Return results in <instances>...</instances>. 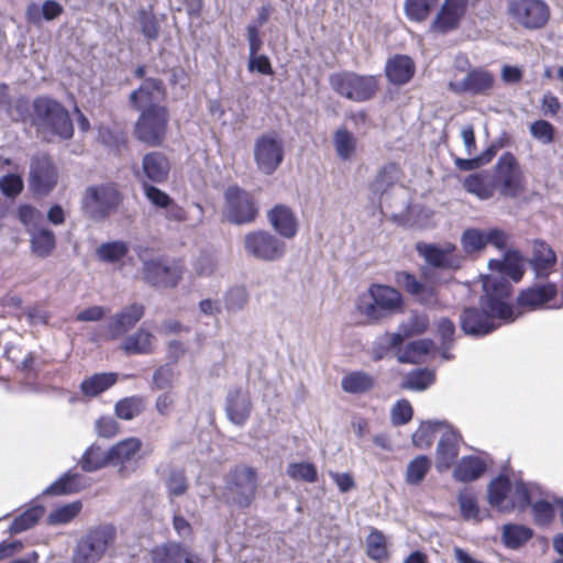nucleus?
Wrapping results in <instances>:
<instances>
[{
	"label": "nucleus",
	"instance_id": "f03ea898",
	"mask_svg": "<svg viewBox=\"0 0 563 563\" xmlns=\"http://www.w3.org/2000/svg\"><path fill=\"white\" fill-rule=\"evenodd\" d=\"M33 122L37 131L48 141L49 135L69 140L74 125L68 111L58 101L48 97H37L33 101Z\"/></svg>",
	"mask_w": 563,
	"mask_h": 563
},
{
	"label": "nucleus",
	"instance_id": "9d476101",
	"mask_svg": "<svg viewBox=\"0 0 563 563\" xmlns=\"http://www.w3.org/2000/svg\"><path fill=\"white\" fill-rule=\"evenodd\" d=\"M115 539V530H88L73 550L71 563H98Z\"/></svg>",
	"mask_w": 563,
	"mask_h": 563
},
{
	"label": "nucleus",
	"instance_id": "20e7f679",
	"mask_svg": "<svg viewBox=\"0 0 563 563\" xmlns=\"http://www.w3.org/2000/svg\"><path fill=\"white\" fill-rule=\"evenodd\" d=\"M123 201V195L113 183L92 185L85 189L81 210L88 219L101 222L114 213Z\"/></svg>",
	"mask_w": 563,
	"mask_h": 563
},
{
	"label": "nucleus",
	"instance_id": "4be33fe9",
	"mask_svg": "<svg viewBox=\"0 0 563 563\" xmlns=\"http://www.w3.org/2000/svg\"><path fill=\"white\" fill-rule=\"evenodd\" d=\"M224 410L230 422L239 428L244 427L252 411L249 391L241 387L231 388L225 398Z\"/></svg>",
	"mask_w": 563,
	"mask_h": 563
},
{
	"label": "nucleus",
	"instance_id": "412c9836",
	"mask_svg": "<svg viewBox=\"0 0 563 563\" xmlns=\"http://www.w3.org/2000/svg\"><path fill=\"white\" fill-rule=\"evenodd\" d=\"M145 308L141 303H131L110 317L107 323V336L118 340L124 336L143 318Z\"/></svg>",
	"mask_w": 563,
	"mask_h": 563
},
{
	"label": "nucleus",
	"instance_id": "39448f33",
	"mask_svg": "<svg viewBox=\"0 0 563 563\" xmlns=\"http://www.w3.org/2000/svg\"><path fill=\"white\" fill-rule=\"evenodd\" d=\"M257 476L253 467L238 465L229 472L223 490L224 500L238 508H247L255 499Z\"/></svg>",
	"mask_w": 563,
	"mask_h": 563
},
{
	"label": "nucleus",
	"instance_id": "7c9ffc66",
	"mask_svg": "<svg viewBox=\"0 0 563 563\" xmlns=\"http://www.w3.org/2000/svg\"><path fill=\"white\" fill-rule=\"evenodd\" d=\"M556 295V288L553 284L547 283L534 285L522 290L517 299L519 307H526L530 310L539 308L549 302Z\"/></svg>",
	"mask_w": 563,
	"mask_h": 563
},
{
	"label": "nucleus",
	"instance_id": "bb28decb",
	"mask_svg": "<svg viewBox=\"0 0 563 563\" xmlns=\"http://www.w3.org/2000/svg\"><path fill=\"white\" fill-rule=\"evenodd\" d=\"M267 220L273 229L285 239H292L298 231L297 218L286 205H276L267 212Z\"/></svg>",
	"mask_w": 563,
	"mask_h": 563
},
{
	"label": "nucleus",
	"instance_id": "c756f323",
	"mask_svg": "<svg viewBox=\"0 0 563 563\" xmlns=\"http://www.w3.org/2000/svg\"><path fill=\"white\" fill-rule=\"evenodd\" d=\"M459 455V434L446 429L437 446V468L439 471L448 470L452 466Z\"/></svg>",
	"mask_w": 563,
	"mask_h": 563
},
{
	"label": "nucleus",
	"instance_id": "a211bd4d",
	"mask_svg": "<svg viewBox=\"0 0 563 563\" xmlns=\"http://www.w3.org/2000/svg\"><path fill=\"white\" fill-rule=\"evenodd\" d=\"M468 8V0H444L430 24V30L448 34L456 30Z\"/></svg>",
	"mask_w": 563,
	"mask_h": 563
},
{
	"label": "nucleus",
	"instance_id": "603ef678",
	"mask_svg": "<svg viewBox=\"0 0 563 563\" xmlns=\"http://www.w3.org/2000/svg\"><path fill=\"white\" fill-rule=\"evenodd\" d=\"M249 301V292L243 286L230 288L223 297L224 307L228 312L235 313L244 309Z\"/></svg>",
	"mask_w": 563,
	"mask_h": 563
},
{
	"label": "nucleus",
	"instance_id": "49530a36",
	"mask_svg": "<svg viewBox=\"0 0 563 563\" xmlns=\"http://www.w3.org/2000/svg\"><path fill=\"white\" fill-rule=\"evenodd\" d=\"M431 460L427 455H418L411 460L406 468L405 481L410 486H417L422 483L426 475L431 470Z\"/></svg>",
	"mask_w": 563,
	"mask_h": 563
},
{
	"label": "nucleus",
	"instance_id": "09e8293b",
	"mask_svg": "<svg viewBox=\"0 0 563 563\" xmlns=\"http://www.w3.org/2000/svg\"><path fill=\"white\" fill-rule=\"evenodd\" d=\"M434 382V374L427 368H418L409 372L402 383L404 389L422 391L430 387Z\"/></svg>",
	"mask_w": 563,
	"mask_h": 563
},
{
	"label": "nucleus",
	"instance_id": "c03bdc74",
	"mask_svg": "<svg viewBox=\"0 0 563 563\" xmlns=\"http://www.w3.org/2000/svg\"><path fill=\"white\" fill-rule=\"evenodd\" d=\"M465 190L475 195L481 200H487L494 196L495 188L489 183L488 176L482 173L468 175L463 184Z\"/></svg>",
	"mask_w": 563,
	"mask_h": 563
},
{
	"label": "nucleus",
	"instance_id": "bf43d9fd",
	"mask_svg": "<svg viewBox=\"0 0 563 563\" xmlns=\"http://www.w3.org/2000/svg\"><path fill=\"white\" fill-rule=\"evenodd\" d=\"M45 508L41 505H35L25 510L20 516L15 517L8 528H32L44 516Z\"/></svg>",
	"mask_w": 563,
	"mask_h": 563
},
{
	"label": "nucleus",
	"instance_id": "4468645a",
	"mask_svg": "<svg viewBox=\"0 0 563 563\" xmlns=\"http://www.w3.org/2000/svg\"><path fill=\"white\" fill-rule=\"evenodd\" d=\"M510 16L529 30L543 27L550 18V9L542 0H515L508 5Z\"/></svg>",
	"mask_w": 563,
	"mask_h": 563
},
{
	"label": "nucleus",
	"instance_id": "6ab92c4d",
	"mask_svg": "<svg viewBox=\"0 0 563 563\" xmlns=\"http://www.w3.org/2000/svg\"><path fill=\"white\" fill-rule=\"evenodd\" d=\"M495 84L494 75L481 67L468 70L462 80L451 81L449 87L455 93L487 96Z\"/></svg>",
	"mask_w": 563,
	"mask_h": 563
},
{
	"label": "nucleus",
	"instance_id": "37998d69",
	"mask_svg": "<svg viewBox=\"0 0 563 563\" xmlns=\"http://www.w3.org/2000/svg\"><path fill=\"white\" fill-rule=\"evenodd\" d=\"M144 409L145 399L142 396L134 395L117 401L114 413L119 419L129 421L140 416Z\"/></svg>",
	"mask_w": 563,
	"mask_h": 563
},
{
	"label": "nucleus",
	"instance_id": "f8f14e48",
	"mask_svg": "<svg viewBox=\"0 0 563 563\" xmlns=\"http://www.w3.org/2000/svg\"><path fill=\"white\" fill-rule=\"evenodd\" d=\"M245 253L263 262H276L284 257L286 244L265 230L251 231L244 236Z\"/></svg>",
	"mask_w": 563,
	"mask_h": 563
},
{
	"label": "nucleus",
	"instance_id": "0e129e2a",
	"mask_svg": "<svg viewBox=\"0 0 563 563\" xmlns=\"http://www.w3.org/2000/svg\"><path fill=\"white\" fill-rule=\"evenodd\" d=\"M142 188L146 199L156 208L164 209L172 202V197L154 184L142 181Z\"/></svg>",
	"mask_w": 563,
	"mask_h": 563
},
{
	"label": "nucleus",
	"instance_id": "ea45409f",
	"mask_svg": "<svg viewBox=\"0 0 563 563\" xmlns=\"http://www.w3.org/2000/svg\"><path fill=\"white\" fill-rule=\"evenodd\" d=\"M118 375L114 373H99L90 376L80 384V389L88 397H96L109 389L117 383Z\"/></svg>",
	"mask_w": 563,
	"mask_h": 563
},
{
	"label": "nucleus",
	"instance_id": "393cba45",
	"mask_svg": "<svg viewBox=\"0 0 563 563\" xmlns=\"http://www.w3.org/2000/svg\"><path fill=\"white\" fill-rule=\"evenodd\" d=\"M153 563H199L200 558L190 553L179 542H166L151 551Z\"/></svg>",
	"mask_w": 563,
	"mask_h": 563
},
{
	"label": "nucleus",
	"instance_id": "3c124183",
	"mask_svg": "<svg viewBox=\"0 0 563 563\" xmlns=\"http://www.w3.org/2000/svg\"><path fill=\"white\" fill-rule=\"evenodd\" d=\"M82 508L81 501H73L54 509L47 517V525H67L78 516Z\"/></svg>",
	"mask_w": 563,
	"mask_h": 563
},
{
	"label": "nucleus",
	"instance_id": "f257e3e1",
	"mask_svg": "<svg viewBox=\"0 0 563 563\" xmlns=\"http://www.w3.org/2000/svg\"><path fill=\"white\" fill-rule=\"evenodd\" d=\"M512 286L504 277H485L484 295L479 298L481 308L467 307L460 314L462 331L471 336H484L494 332L499 323L514 322L517 318L512 307L507 302Z\"/></svg>",
	"mask_w": 563,
	"mask_h": 563
},
{
	"label": "nucleus",
	"instance_id": "864d4df0",
	"mask_svg": "<svg viewBox=\"0 0 563 563\" xmlns=\"http://www.w3.org/2000/svg\"><path fill=\"white\" fill-rule=\"evenodd\" d=\"M129 252V246L123 241L102 243L97 249L99 258L103 262L113 263L123 258Z\"/></svg>",
	"mask_w": 563,
	"mask_h": 563
},
{
	"label": "nucleus",
	"instance_id": "aec40b11",
	"mask_svg": "<svg viewBox=\"0 0 563 563\" xmlns=\"http://www.w3.org/2000/svg\"><path fill=\"white\" fill-rule=\"evenodd\" d=\"M170 164L167 156L157 151L145 154L141 168H134L135 177L142 183L163 184L168 179Z\"/></svg>",
	"mask_w": 563,
	"mask_h": 563
},
{
	"label": "nucleus",
	"instance_id": "052dcab7",
	"mask_svg": "<svg viewBox=\"0 0 563 563\" xmlns=\"http://www.w3.org/2000/svg\"><path fill=\"white\" fill-rule=\"evenodd\" d=\"M461 243L466 253L478 252L486 246L485 231L481 229H467L463 232Z\"/></svg>",
	"mask_w": 563,
	"mask_h": 563
},
{
	"label": "nucleus",
	"instance_id": "423d86ee",
	"mask_svg": "<svg viewBox=\"0 0 563 563\" xmlns=\"http://www.w3.org/2000/svg\"><path fill=\"white\" fill-rule=\"evenodd\" d=\"M329 81L336 93L354 102L368 101L378 90V80L372 75L341 71L332 74Z\"/></svg>",
	"mask_w": 563,
	"mask_h": 563
},
{
	"label": "nucleus",
	"instance_id": "69168bd1",
	"mask_svg": "<svg viewBox=\"0 0 563 563\" xmlns=\"http://www.w3.org/2000/svg\"><path fill=\"white\" fill-rule=\"evenodd\" d=\"M503 542L511 550H517L527 543L533 536V530H501Z\"/></svg>",
	"mask_w": 563,
	"mask_h": 563
},
{
	"label": "nucleus",
	"instance_id": "6e6d98bb",
	"mask_svg": "<svg viewBox=\"0 0 563 563\" xmlns=\"http://www.w3.org/2000/svg\"><path fill=\"white\" fill-rule=\"evenodd\" d=\"M511 492L510 479L506 476H498L488 486V501L492 506H500Z\"/></svg>",
	"mask_w": 563,
	"mask_h": 563
},
{
	"label": "nucleus",
	"instance_id": "8fccbe9b",
	"mask_svg": "<svg viewBox=\"0 0 563 563\" xmlns=\"http://www.w3.org/2000/svg\"><path fill=\"white\" fill-rule=\"evenodd\" d=\"M333 144L338 156L342 161H349L355 152L356 139L353 133L342 128L335 131Z\"/></svg>",
	"mask_w": 563,
	"mask_h": 563
},
{
	"label": "nucleus",
	"instance_id": "5701e85b",
	"mask_svg": "<svg viewBox=\"0 0 563 563\" xmlns=\"http://www.w3.org/2000/svg\"><path fill=\"white\" fill-rule=\"evenodd\" d=\"M141 449L142 441L139 438L131 437L119 441L110 448L111 466H118L119 474L123 477L128 476L134 471L130 464L136 461Z\"/></svg>",
	"mask_w": 563,
	"mask_h": 563
},
{
	"label": "nucleus",
	"instance_id": "58836bf2",
	"mask_svg": "<svg viewBox=\"0 0 563 563\" xmlns=\"http://www.w3.org/2000/svg\"><path fill=\"white\" fill-rule=\"evenodd\" d=\"M109 465L111 466L110 449L102 450L96 444L86 450L80 461V466L85 472H95Z\"/></svg>",
	"mask_w": 563,
	"mask_h": 563
},
{
	"label": "nucleus",
	"instance_id": "680f3d73",
	"mask_svg": "<svg viewBox=\"0 0 563 563\" xmlns=\"http://www.w3.org/2000/svg\"><path fill=\"white\" fill-rule=\"evenodd\" d=\"M529 130L532 137L543 145L551 144L554 141L555 129L553 124L547 120H537L532 122Z\"/></svg>",
	"mask_w": 563,
	"mask_h": 563
},
{
	"label": "nucleus",
	"instance_id": "2eb2a0df",
	"mask_svg": "<svg viewBox=\"0 0 563 563\" xmlns=\"http://www.w3.org/2000/svg\"><path fill=\"white\" fill-rule=\"evenodd\" d=\"M416 251L433 268L454 272L461 267L462 257L457 254L456 245L453 243L419 242L416 244Z\"/></svg>",
	"mask_w": 563,
	"mask_h": 563
},
{
	"label": "nucleus",
	"instance_id": "f3484780",
	"mask_svg": "<svg viewBox=\"0 0 563 563\" xmlns=\"http://www.w3.org/2000/svg\"><path fill=\"white\" fill-rule=\"evenodd\" d=\"M183 268L175 262L152 260L143 264L144 279L156 287L173 288L180 280Z\"/></svg>",
	"mask_w": 563,
	"mask_h": 563
},
{
	"label": "nucleus",
	"instance_id": "b1692460",
	"mask_svg": "<svg viewBox=\"0 0 563 563\" xmlns=\"http://www.w3.org/2000/svg\"><path fill=\"white\" fill-rule=\"evenodd\" d=\"M165 95L164 84L157 78H145L143 84L130 95V103L136 110L157 106Z\"/></svg>",
	"mask_w": 563,
	"mask_h": 563
},
{
	"label": "nucleus",
	"instance_id": "13d9d810",
	"mask_svg": "<svg viewBox=\"0 0 563 563\" xmlns=\"http://www.w3.org/2000/svg\"><path fill=\"white\" fill-rule=\"evenodd\" d=\"M444 424L441 421L422 422L419 429L412 434V443L419 449H427L432 444L434 432L438 427Z\"/></svg>",
	"mask_w": 563,
	"mask_h": 563
},
{
	"label": "nucleus",
	"instance_id": "e433bc0d",
	"mask_svg": "<svg viewBox=\"0 0 563 563\" xmlns=\"http://www.w3.org/2000/svg\"><path fill=\"white\" fill-rule=\"evenodd\" d=\"M375 378L363 371H354L342 377V389L352 395L365 394L374 387Z\"/></svg>",
	"mask_w": 563,
	"mask_h": 563
},
{
	"label": "nucleus",
	"instance_id": "a878e982",
	"mask_svg": "<svg viewBox=\"0 0 563 563\" xmlns=\"http://www.w3.org/2000/svg\"><path fill=\"white\" fill-rule=\"evenodd\" d=\"M416 73V65L408 55L396 54L387 59L385 75L388 81L395 86L406 85Z\"/></svg>",
	"mask_w": 563,
	"mask_h": 563
},
{
	"label": "nucleus",
	"instance_id": "e2e57ef3",
	"mask_svg": "<svg viewBox=\"0 0 563 563\" xmlns=\"http://www.w3.org/2000/svg\"><path fill=\"white\" fill-rule=\"evenodd\" d=\"M77 474H65L43 490V495H66L75 490L74 483Z\"/></svg>",
	"mask_w": 563,
	"mask_h": 563
},
{
	"label": "nucleus",
	"instance_id": "2f4dec72",
	"mask_svg": "<svg viewBox=\"0 0 563 563\" xmlns=\"http://www.w3.org/2000/svg\"><path fill=\"white\" fill-rule=\"evenodd\" d=\"M556 262L554 251L544 242L536 241L530 265L538 278H545L552 272Z\"/></svg>",
	"mask_w": 563,
	"mask_h": 563
},
{
	"label": "nucleus",
	"instance_id": "c9c22d12",
	"mask_svg": "<svg viewBox=\"0 0 563 563\" xmlns=\"http://www.w3.org/2000/svg\"><path fill=\"white\" fill-rule=\"evenodd\" d=\"M434 342L430 339H420L399 345L396 351V358L399 363H418L420 358L432 351Z\"/></svg>",
	"mask_w": 563,
	"mask_h": 563
},
{
	"label": "nucleus",
	"instance_id": "4c0bfd02",
	"mask_svg": "<svg viewBox=\"0 0 563 563\" xmlns=\"http://www.w3.org/2000/svg\"><path fill=\"white\" fill-rule=\"evenodd\" d=\"M404 335L400 332L389 333L386 332L378 335L372 344L371 356L374 361L383 360L388 353L394 350L395 352L402 345Z\"/></svg>",
	"mask_w": 563,
	"mask_h": 563
},
{
	"label": "nucleus",
	"instance_id": "dca6fc26",
	"mask_svg": "<svg viewBox=\"0 0 563 563\" xmlns=\"http://www.w3.org/2000/svg\"><path fill=\"white\" fill-rule=\"evenodd\" d=\"M496 183L499 185L500 195L507 198H516L523 190L520 166L509 152L504 153L497 162Z\"/></svg>",
	"mask_w": 563,
	"mask_h": 563
},
{
	"label": "nucleus",
	"instance_id": "6e6552de",
	"mask_svg": "<svg viewBox=\"0 0 563 563\" xmlns=\"http://www.w3.org/2000/svg\"><path fill=\"white\" fill-rule=\"evenodd\" d=\"M537 494H539V488L536 485L517 481L512 489V503L519 509H525L530 506L531 515L537 525H550L555 517V496L550 500L547 498H537Z\"/></svg>",
	"mask_w": 563,
	"mask_h": 563
},
{
	"label": "nucleus",
	"instance_id": "1a4fd4ad",
	"mask_svg": "<svg viewBox=\"0 0 563 563\" xmlns=\"http://www.w3.org/2000/svg\"><path fill=\"white\" fill-rule=\"evenodd\" d=\"M59 178L58 167L46 153H36L31 157L29 167V189L37 197L48 196Z\"/></svg>",
	"mask_w": 563,
	"mask_h": 563
},
{
	"label": "nucleus",
	"instance_id": "a18cd8bd",
	"mask_svg": "<svg viewBox=\"0 0 563 563\" xmlns=\"http://www.w3.org/2000/svg\"><path fill=\"white\" fill-rule=\"evenodd\" d=\"M439 0H405L404 11L409 21L424 22Z\"/></svg>",
	"mask_w": 563,
	"mask_h": 563
},
{
	"label": "nucleus",
	"instance_id": "79ce46f5",
	"mask_svg": "<svg viewBox=\"0 0 563 563\" xmlns=\"http://www.w3.org/2000/svg\"><path fill=\"white\" fill-rule=\"evenodd\" d=\"M399 174V168L395 163L383 166L371 185L373 194L379 196L386 194L398 181Z\"/></svg>",
	"mask_w": 563,
	"mask_h": 563
},
{
	"label": "nucleus",
	"instance_id": "774afa93",
	"mask_svg": "<svg viewBox=\"0 0 563 563\" xmlns=\"http://www.w3.org/2000/svg\"><path fill=\"white\" fill-rule=\"evenodd\" d=\"M0 190L8 198L16 197L23 190V179L18 174H8L0 178Z\"/></svg>",
	"mask_w": 563,
	"mask_h": 563
},
{
	"label": "nucleus",
	"instance_id": "72a5a7b5",
	"mask_svg": "<svg viewBox=\"0 0 563 563\" xmlns=\"http://www.w3.org/2000/svg\"><path fill=\"white\" fill-rule=\"evenodd\" d=\"M396 282L398 286L402 287L407 292L419 298L426 303H431L435 300L434 291L431 287L419 282L415 275L408 272H399L396 274Z\"/></svg>",
	"mask_w": 563,
	"mask_h": 563
},
{
	"label": "nucleus",
	"instance_id": "338daca9",
	"mask_svg": "<svg viewBox=\"0 0 563 563\" xmlns=\"http://www.w3.org/2000/svg\"><path fill=\"white\" fill-rule=\"evenodd\" d=\"M175 372L169 364L159 366L153 374V388L170 389L174 386Z\"/></svg>",
	"mask_w": 563,
	"mask_h": 563
},
{
	"label": "nucleus",
	"instance_id": "0eeeda50",
	"mask_svg": "<svg viewBox=\"0 0 563 563\" xmlns=\"http://www.w3.org/2000/svg\"><path fill=\"white\" fill-rule=\"evenodd\" d=\"M223 198V217L230 223L243 225L256 220L258 203L252 192L233 185L225 189Z\"/></svg>",
	"mask_w": 563,
	"mask_h": 563
},
{
	"label": "nucleus",
	"instance_id": "7ed1b4c3",
	"mask_svg": "<svg viewBox=\"0 0 563 563\" xmlns=\"http://www.w3.org/2000/svg\"><path fill=\"white\" fill-rule=\"evenodd\" d=\"M402 307L401 294L393 287L373 284L357 299L358 312L375 323L398 312Z\"/></svg>",
	"mask_w": 563,
	"mask_h": 563
},
{
	"label": "nucleus",
	"instance_id": "cd10ccee",
	"mask_svg": "<svg viewBox=\"0 0 563 563\" xmlns=\"http://www.w3.org/2000/svg\"><path fill=\"white\" fill-rule=\"evenodd\" d=\"M155 335L141 327L135 332L124 338L120 349L126 355H150L155 350Z\"/></svg>",
	"mask_w": 563,
	"mask_h": 563
},
{
	"label": "nucleus",
	"instance_id": "9b49d317",
	"mask_svg": "<svg viewBox=\"0 0 563 563\" xmlns=\"http://www.w3.org/2000/svg\"><path fill=\"white\" fill-rule=\"evenodd\" d=\"M253 156L258 172L264 175L274 174L285 156L282 137L276 132L260 135L254 143Z\"/></svg>",
	"mask_w": 563,
	"mask_h": 563
},
{
	"label": "nucleus",
	"instance_id": "ddd939ff",
	"mask_svg": "<svg viewBox=\"0 0 563 563\" xmlns=\"http://www.w3.org/2000/svg\"><path fill=\"white\" fill-rule=\"evenodd\" d=\"M167 126V111L165 107L154 106L142 113L135 124L136 137L151 146H157L162 143Z\"/></svg>",
	"mask_w": 563,
	"mask_h": 563
},
{
	"label": "nucleus",
	"instance_id": "de8ad7c7",
	"mask_svg": "<svg viewBox=\"0 0 563 563\" xmlns=\"http://www.w3.org/2000/svg\"><path fill=\"white\" fill-rule=\"evenodd\" d=\"M366 554L376 562L388 560L387 540L380 530H372L367 536Z\"/></svg>",
	"mask_w": 563,
	"mask_h": 563
},
{
	"label": "nucleus",
	"instance_id": "c85d7f7f",
	"mask_svg": "<svg viewBox=\"0 0 563 563\" xmlns=\"http://www.w3.org/2000/svg\"><path fill=\"white\" fill-rule=\"evenodd\" d=\"M489 267L496 269L498 275H489L488 277H504L510 285L507 277L518 283L525 273L522 257L517 251H507L503 261L490 260Z\"/></svg>",
	"mask_w": 563,
	"mask_h": 563
},
{
	"label": "nucleus",
	"instance_id": "4d7b16f0",
	"mask_svg": "<svg viewBox=\"0 0 563 563\" xmlns=\"http://www.w3.org/2000/svg\"><path fill=\"white\" fill-rule=\"evenodd\" d=\"M287 476L295 481L313 483L317 481L318 472L316 466L309 462L290 463L286 470Z\"/></svg>",
	"mask_w": 563,
	"mask_h": 563
},
{
	"label": "nucleus",
	"instance_id": "5fc2aeb1",
	"mask_svg": "<svg viewBox=\"0 0 563 563\" xmlns=\"http://www.w3.org/2000/svg\"><path fill=\"white\" fill-rule=\"evenodd\" d=\"M180 468H169L165 478L164 486L169 497H178L187 490V482Z\"/></svg>",
	"mask_w": 563,
	"mask_h": 563
},
{
	"label": "nucleus",
	"instance_id": "f704fd0d",
	"mask_svg": "<svg viewBox=\"0 0 563 563\" xmlns=\"http://www.w3.org/2000/svg\"><path fill=\"white\" fill-rule=\"evenodd\" d=\"M136 22L141 34L151 43L161 34V23L154 13L153 5L140 7L136 11Z\"/></svg>",
	"mask_w": 563,
	"mask_h": 563
},
{
	"label": "nucleus",
	"instance_id": "473e14b6",
	"mask_svg": "<svg viewBox=\"0 0 563 563\" xmlns=\"http://www.w3.org/2000/svg\"><path fill=\"white\" fill-rule=\"evenodd\" d=\"M30 235L31 251L38 257L49 256L56 247L54 232L46 228L33 227L27 229Z\"/></svg>",
	"mask_w": 563,
	"mask_h": 563
},
{
	"label": "nucleus",
	"instance_id": "a19ab883",
	"mask_svg": "<svg viewBox=\"0 0 563 563\" xmlns=\"http://www.w3.org/2000/svg\"><path fill=\"white\" fill-rule=\"evenodd\" d=\"M486 465L477 456H468L462 459L454 470V477L463 483L472 482L482 476Z\"/></svg>",
	"mask_w": 563,
	"mask_h": 563
}]
</instances>
